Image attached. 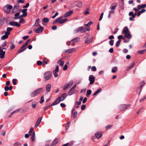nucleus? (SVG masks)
Returning <instances> with one entry per match:
<instances>
[{
	"label": "nucleus",
	"instance_id": "61",
	"mask_svg": "<svg viewBox=\"0 0 146 146\" xmlns=\"http://www.w3.org/2000/svg\"><path fill=\"white\" fill-rule=\"evenodd\" d=\"M52 106H51L50 105L48 106H47L46 107L44 108V111H46V110L48 109L50 107Z\"/></svg>",
	"mask_w": 146,
	"mask_h": 146
},
{
	"label": "nucleus",
	"instance_id": "3",
	"mask_svg": "<svg viewBox=\"0 0 146 146\" xmlns=\"http://www.w3.org/2000/svg\"><path fill=\"white\" fill-rule=\"evenodd\" d=\"M30 40V39H28L27 40V41L21 47L20 50H19L18 51V53H20L21 52L25 51L26 49L27 48H25V47L29 44Z\"/></svg>",
	"mask_w": 146,
	"mask_h": 146
},
{
	"label": "nucleus",
	"instance_id": "28",
	"mask_svg": "<svg viewBox=\"0 0 146 146\" xmlns=\"http://www.w3.org/2000/svg\"><path fill=\"white\" fill-rule=\"evenodd\" d=\"M82 29V27H80L78 29H75L74 31L75 33H76L79 31H81V30Z\"/></svg>",
	"mask_w": 146,
	"mask_h": 146
},
{
	"label": "nucleus",
	"instance_id": "35",
	"mask_svg": "<svg viewBox=\"0 0 146 146\" xmlns=\"http://www.w3.org/2000/svg\"><path fill=\"white\" fill-rule=\"evenodd\" d=\"M42 119V117H40L37 120V127H38V125L40 123Z\"/></svg>",
	"mask_w": 146,
	"mask_h": 146
},
{
	"label": "nucleus",
	"instance_id": "64",
	"mask_svg": "<svg viewBox=\"0 0 146 146\" xmlns=\"http://www.w3.org/2000/svg\"><path fill=\"white\" fill-rule=\"evenodd\" d=\"M57 27L55 26V25H54V26H53L52 27V29H53V30H55L56 29H57Z\"/></svg>",
	"mask_w": 146,
	"mask_h": 146
},
{
	"label": "nucleus",
	"instance_id": "5",
	"mask_svg": "<svg viewBox=\"0 0 146 146\" xmlns=\"http://www.w3.org/2000/svg\"><path fill=\"white\" fill-rule=\"evenodd\" d=\"M131 105L130 104L126 105L125 104H123L120 105L119 106V110L121 111H123L127 109Z\"/></svg>",
	"mask_w": 146,
	"mask_h": 146
},
{
	"label": "nucleus",
	"instance_id": "1",
	"mask_svg": "<svg viewBox=\"0 0 146 146\" xmlns=\"http://www.w3.org/2000/svg\"><path fill=\"white\" fill-rule=\"evenodd\" d=\"M63 17L61 16L57 18L53 22V24H55L57 22H59V23L62 24L67 21V19H62Z\"/></svg>",
	"mask_w": 146,
	"mask_h": 146
},
{
	"label": "nucleus",
	"instance_id": "23",
	"mask_svg": "<svg viewBox=\"0 0 146 146\" xmlns=\"http://www.w3.org/2000/svg\"><path fill=\"white\" fill-rule=\"evenodd\" d=\"M73 84V82L72 81H70L66 85L68 88H70Z\"/></svg>",
	"mask_w": 146,
	"mask_h": 146
},
{
	"label": "nucleus",
	"instance_id": "51",
	"mask_svg": "<svg viewBox=\"0 0 146 146\" xmlns=\"http://www.w3.org/2000/svg\"><path fill=\"white\" fill-rule=\"evenodd\" d=\"M86 106L85 105H82L81 107V109L82 110H84L86 108Z\"/></svg>",
	"mask_w": 146,
	"mask_h": 146
},
{
	"label": "nucleus",
	"instance_id": "38",
	"mask_svg": "<svg viewBox=\"0 0 146 146\" xmlns=\"http://www.w3.org/2000/svg\"><path fill=\"white\" fill-rule=\"evenodd\" d=\"M129 15L130 16H132L133 18H135V16L134 15L133 12L132 11L130 12L129 13Z\"/></svg>",
	"mask_w": 146,
	"mask_h": 146
},
{
	"label": "nucleus",
	"instance_id": "22",
	"mask_svg": "<svg viewBox=\"0 0 146 146\" xmlns=\"http://www.w3.org/2000/svg\"><path fill=\"white\" fill-rule=\"evenodd\" d=\"M31 140L33 141H35V131H34L32 134H31Z\"/></svg>",
	"mask_w": 146,
	"mask_h": 146
},
{
	"label": "nucleus",
	"instance_id": "56",
	"mask_svg": "<svg viewBox=\"0 0 146 146\" xmlns=\"http://www.w3.org/2000/svg\"><path fill=\"white\" fill-rule=\"evenodd\" d=\"M14 146H21V144L20 143L17 142L15 144Z\"/></svg>",
	"mask_w": 146,
	"mask_h": 146
},
{
	"label": "nucleus",
	"instance_id": "46",
	"mask_svg": "<svg viewBox=\"0 0 146 146\" xmlns=\"http://www.w3.org/2000/svg\"><path fill=\"white\" fill-rule=\"evenodd\" d=\"M121 41V40H118L116 44V46L117 47H118L119 46Z\"/></svg>",
	"mask_w": 146,
	"mask_h": 146
},
{
	"label": "nucleus",
	"instance_id": "17",
	"mask_svg": "<svg viewBox=\"0 0 146 146\" xmlns=\"http://www.w3.org/2000/svg\"><path fill=\"white\" fill-rule=\"evenodd\" d=\"M102 134L99 132H97L95 134V136L97 139H100L102 136Z\"/></svg>",
	"mask_w": 146,
	"mask_h": 146
},
{
	"label": "nucleus",
	"instance_id": "12",
	"mask_svg": "<svg viewBox=\"0 0 146 146\" xmlns=\"http://www.w3.org/2000/svg\"><path fill=\"white\" fill-rule=\"evenodd\" d=\"M76 50V49L75 48H73L71 49H69L66 50L65 52V53L67 54L71 53L72 52Z\"/></svg>",
	"mask_w": 146,
	"mask_h": 146
},
{
	"label": "nucleus",
	"instance_id": "15",
	"mask_svg": "<svg viewBox=\"0 0 146 146\" xmlns=\"http://www.w3.org/2000/svg\"><path fill=\"white\" fill-rule=\"evenodd\" d=\"M58 143V139L56 138L53 141L51 145V146H56Z\"/></svg>",
	"mask_w": 146,
	"mask_h": 146
},
{
	"label": "nucleus",
	"instance_id": "20",
	"mask_svg": "<svg viewBox=\"0 0 146 146\" xmlns=\"http://www.w3.org/2000/svg\"><path fill=\"white\" fill-rule=\"evenodd\" d=\"M73 13V11H70L66 13L64 16L65 17H67L70 16Z\"/></svg>",
	"mask_w": 146,
	"mask_h": 146
},
{
	"label": "nucleus",
	"instance_id": "34",
	"mask_svg": "<svg viewBox=\"0 0 146 146\" xmlns=\"http://www.w3.org/2000/svg\"><path fill=\"white\" fill-rule=\"evenodd\" d=\"M92 93V90H88L87 91V93L86 94V96L88 97Z\"/></svg>",
	"mask_w": 146,
	"mask_h": 146
},
{
	"label": "nucleus",
	"instance_id": "54",
	"mask_svg": "<svg viewBox=\"0 0 146 146\" xmlns=\"http://www.w3.org/2000/svg\"><path fill=\"white\" fill-rule=\"evenodd\" d=\"M92 70L93 71H95L96 70V68L95 66H92L91 68Z\"/></svg>",
	"mask_w": 146,
	"mask_h": 146
},
{
	"label": "nucleus",
	"instance_id": "43",
	"mask_svg": "<svg viewBox=\"0 0 146 146\" xmlns=\"http://www.w3.org/2000/svg\"><path fill=\"white\" fill-rule=\"evenodd\" d=\"M33 128H31L29 130V135H31L32 134V132H33Z\"/></svg>",
	"mask_w": 146,
	"mask_h": 146
},
{
	"label": "nucleus",
	"instance_id": "32",
	"mask_svg": "<svg viewBox=\"0 0 146 146\" xmlns=\"http://www.w3.org/2000/svg\"><path fill=\"white\" fill-rule=\"evenodd\" d=\"M69 64V63L68 62H67L66 64L64 65L63 69L64 70H66L67 69L68 66Z\"/></svg>",
	"mask_w": 146,
	"mask_h": 146
},
{
	"label": "nucleus",
	"instance_id": "63",
	"mask_svg": "<svg viewBox=\"0 0 146 146\" xmlns=\"http://www.w3.org/2000/svg\"><path fill=\"white\" fill-rule=\"evenodd\" d=\"M109 52L111 53H113V48H110L109 50Z\"/></svg>",
	"mask_w": 146,
	"mask_h": 146
},
{
	"label": "nucleus",
	"instance_id": "60",
	"mask_svg": "<svg viewBox=\"0 0 146 146\" xmlns=\"http://www.w3.org/2000/svg\"><path fill=\"white\" fill-rule=\"evenodd\" d=\"M29 37V36H23V40H25L27 39H28Z\"/></svg>",
	"mask_w": 146,
	"mask_h": 146
},
{
	"label": "nucleus",
	"instance_id": "62",
	"mask_svg": "<svg viewBox=\"0 0 146 146\" xmlns=\"http://www.w3.org/2000/svg\"><path fill=\"white\" fill-rule=\"evenodd\" d=\"M55 101V102H56V103H57L58 104L61 101L58 98L56 99Z\"/></svg>",
	"mask_w": 146,
	"mask_h": 146
},
{
	"label": "nucleus",
	"instance_id": "48",
	"mask_svg": "<svg viewBox=\"0 0 146 146\" xmlns=\"http://www.w3.org/2000/svg\"><path fill=\"white\" fill-rule=\"evenodd\" d=\"M9 24L10 25L15 26L16 22H9Z\"/></svg>",
	"mask_w": 146,
	"mask_h": 146
},
{
	"label": "nucleus",
	"instance_id": "8",
	"mask_svg": "<svg viewBox=\"0 0 146 146\" xmlns=\"http://www.w3.org/2000/svg\"><path fill=\"white\" fill-rule=\"evenodd\" d=\"M59 71V66L57 65L56 66L55 70L53 71V73L54 77L56 78L58 76V75L57 74V73Z\"/></svg>",
	"mask_w": 146,
	"mask_h": 146
},
{
	"label": "nucleus",
	"instance_id": "6",
	"mask_svg": "<svg viewBox=\"0 0 146 146\" xmlns=\"http://www.w3.org/2000/svg\"><path fill=\"white\" fill-rule=\"evenodd\" d=\"M79 40V38L78 37L75 38L69 42H67V44L68 46L73 45L75 43L77 42Z\"/></svg>",
	"mask_w": 146,
	"mask_h": 146
},
{
	"label": "nucleus",
	"instance_id": "39",
	"mask_svg": "<svg viewBox=\"0 0 146 146\" xmlns=\"http://www.w3.org/2000/svg\"><path fill=\"white\" fill-rule=\"evenodd\" d=\"M117 70V67H114L113 68L112 70V72L113 73H115Z\"/></svg>",
	"mask_w": 146,
	"mask_h": 146
},
{
	"label": "nucleus",
	"instance_id": "40",
	"mask_svg": "<svg viewBox=\"0 0 146 146\" xmlns=\"http://www.w3.org/2000/svg\"><path fill=\"white\" fill-rule=\"evenodd\" d=\"M43 21L44 23H48L49 22V19L48 18H44L43 19Z\"/></svg>",
	"mask_w": 146,
	"mask_h": 146
},
{
	"label": "nucleus",
	"instance_id": "11",
	"mask_svg": "<svg viewBox=\"0 0 146 146\" xmlns=\"http://www.w3.org/2000/svg\"><path fill=\"white\" fill-rule=\"evenodd\" d=\"M67 94L66 93H64L62 94L61 96L59 98V99L61 101H62L64 100L65 98L67 97Z\"/></svg>",
	"mask_w": 146,
	"mask_h": 146
},
{
	"label": "nucleus",
	"instance_id": "50",
	"mask_svg": "<svg viewBox=\"0 0 146 146\" xmlns=\"http://www.w3.org/2000/svg\"><path fill=\"white\" fill-rule=\"evenodd\" d=\"M42 62L40 60H38L37 61V65H40L41 64L42 65Z\"/></svg>",
	"mask_w": 146,
	"mask_h": 146
},
{
	"label": "nucleus",
	"instance_id": "57",
	"mask_svg": "<svg viewBox=\"0 0 146 146\" xmlns=\"http://www.w3.org/2000/svg\"><path fill=\"white\" fill-rule=\"evenodd\" d=\"M17 80L15 79H13L12 81L13 82V84L14 85H15L16 84V82L17 81Z\"/></svg>",
	"mask_w": 146,
	"mask_h": 146
},
{
	"label": "nucleus",
	"instance_id": "21",
	"mask_svg": "<svg viewBox=\"0 0 146 146\" xmlns=\"http://www.w3.org/2000/svg\"><path fill=\"white\" fill-rule=\"evenodd\" d=\"M19 7V4H17L14 7L13 9V12L15 13L17 12L18 9Z\"/></svg>",
	"mask_w": 146,
	"mask_h": 146
},
{
	"label": "nucleus",
	"instance_id": "31",
	"mask_svg": "<svg viewBox=\"0 0 146 146\" xmlns=\"http://www.w3.org/2000/svg\"><path fill=\"white\" fill-rule=\"evenodd\" d=\"M102 90V89L101 88H99L93 94V95L94 96L100 92Z\"/></svg>",
	"mask_w": 146,
	"mask_h": 146
},
{
	"label": "nucleus",
	"instance_id": "36",
	"mask_svg": "<svg viewBox=\"0 0 146 146\" xmlns=\"http://www.w3.org/2000/svg\"><path fill=\"white\" fill-rule=\"evenodd\" d=\"M146 51V49L138 51L137 53L139 54H142Z\"/></svg>",
	"mask_w": 146,
	"mask_h": 146
},
{
	"label": "nucleus",
	"instance_id": "47",
	"mask_svg": "<svg viewBox=\"0 0 146 146\" xmlns=\"http://www.w3.org/2000/svg\"><path fill=\"white\" fill-rule=\"evenodd\" d=\"M89 8H88L86 9V10L84 12V14L85 15L88 14L89 13Z\"/></svg>",
	"mask_w": 146,
	"mask_h": 146
},
{
	"label": "nucleus",
	"instance_id": "52",
	"mask_svg": "<svg viewBox=\"0 0 146 146\" xmlns=\"http://www.w3.org/2000/svg\"><path fill=\"white\" fill-rule=\"evenodd\" d=\"M42 89V88H39L37 89V94L41 92Z\"/></svg>",
	"mask_w": 146,
	"mask_h": 146
},
{
	"label": "nucleus",
	"instance_id": "59",
	"mask_svg": "<svg viewBox=\"0 0 146 146\" xmlns=\"http://www.w3.org/2000/svg\"><path fill=\"white\" fill-rule=\"evenodd\" d=\"M70 122H68L67 123L66 125V129L67 130L68 129V127H69V125L70 123Z\"/></svg>",
	"mask_w": 146,
	"mask_h": 146
},
{
	"label": "nucleus",
	"instance_id": "45",
	"mask_svg": "<svg viewBox=\"0 0 146 146\" xmlns=\"http://www.w3.org/2000/svg\"><path fill=\"white\" fill-rule=\"evenodd\" d=\"M15 47V45L13 44H11L10 46V48L11 50H12Z\"/></svg>",
	"mask_w": 146,
	"mask_h": 146
},
{
	"label": "nucleus",
	"instance_id": "9",
	"mask_svg": "<svg viewBox=\"0 0 146 146\" xmlns=\"http://www.w3.org/2000/svg\"><path fill=\"white\" fill-rule=\"evenodd\" d=\"M39 26V27L37 28V33H41L44 29V27L40 25L39 24H38L37 23V27Z\"/></svg>",
	"mask_w": 146,
	"mask_h": 146
},
{
	"label": "nucleus",
	"instance_id": "55",
	"mask_svg": "<svg viewBox=\"0 0 146 146\" xmlns=\"http://www.w3.org/2000/svg\"><path fill=\"white\" fill-rule=\"evenodd\" d=\"M103 15H104V13H102L101 14L100 16L99 19V21H100L102 20L103 17Z\"/></svg>",
	"mask_w": 146,
	"mask_h": 146
},
{
	"label": "nucleus",
	"instance_id": "13",
	"mask_svg": "<svg viewBox=\"0 0 146 146\" xmlns=\"http://www.w3.org/2000/svg\"><path fill=\"white\" fill-rule=\"evenodd\" d=\"M90 31V27H88L86 28V27H82V29L81 30V33H83L86 32V31Z\"/></svg>",
	"mask_w": 146,
	"mask_h": 146
},
{
	"label": "nucleus",
	"instance_id": "14",
	"mask_svg": "<svg viewBox=\"0 0 146 146\" xmlns=\"http://www.w3.org/2000/svg\"><path fill=\"white\" fill-rule=\"evenodd\" d=\"M5 53V51H3V50H0V55L1 56L0 58H1L2 59L4 58Z\"/></svg>",
	"mask_w": 146,
	"mask_h": 146
},
{
	"label": "nucleus",
	"instance_id": "42",
	"mask_svg": "<svg viewBox=\"0 0 146 146\" xmlns=\"http://www.w3.org/2000/svg\"><path fill=\"white\" fill-rule=\"evenodd\" d=\"M44 97L43 96H42L40 100L39 101V102L40 104H42L44 102Z\"/></svg>",
	"mask_w": 146,
	"mask_h": 146
},
{
	"label": "nucleus",
	"instance_id": "10",
	"mask_svg": "<svg viewBox=\"0 0 146 146\" xmlns=\"http://www.w3.org/2000/svg\"><path fill=\"white\" fill-rule=\"evenodd\" d=\"M51 85L50 84H48L46 87V93H48L50 91L51 88Z\"/></svg>",
	"mask_w": 146,
	"mask_h": 146
},
{
	"label": "nucleus",
	"instance_id": "49",
	"mask_svg": "<svg viewBox=\"0 0 146 146\" xmlns=\"http://www.w3.org/2000/svg\"><path fill=\"white\" fill-rule=\"evenodd\" d=\"M146 99V95L144 96L141 99L139 100V102H141L144 100Z\"/></svg>",
	"mask_w": 146,
	"mask_h": 146
},
{
	"label": "nucleus",
	"instance_id": "30",
	"mask_svg": "<svg viewBox=\"0 0 146 146\" xmlns=\"http://www.w3.org/2000/svg\"><path fill=\"white\" fill-rule=\"evenodd\" d=\"M57 63L60 66H62L64 65V61L61 60V59H60L58 61Z\"/></svg>",
	"mask_w": 146,
	"mask_h": 146
},
{
	"label": "nucleus",
	"instance_id": "26",
	"mask_svg": "<svg viewBox=\"0 0 146 146\" xmlns=\"http://www.w3.org/2000/svg\"><path fill=\"white\" fill-rule=\"evenodd\" d=\"M27 11V9H23L22 11V13H23V16L24 17H25L27 15V13L26 12Z\"/></svg>",
	"mask_w": 146,
	"mask_h": 146
},
{
	"label": "nucleus",
	"instance_id": "29",
	"mask_svg": "<svg viewBox=\"0 0 146 146\" xmlns=\"http://www.w3.org/2000/svg\"><path fill=\"white\" fill-rule=\"evenodd\" d=\"M74 93V90L71 88L70 91L68 92V94L69 95H71Z\"/></svg>",
	"mask_w": 146,
	"mask_h": 146
},
{
	"label": "nucleus",
	"instance_id": "58",
	"mask_svg": "<svg viewBox=\"0 0 146 146\" xmlns=\"http://www.w3.org/2000/svg\"><path fill=\"white\" fill-rule=\"evenodd\" d=\"M113 126L112 125H108L106 127V129H110Z\"/></svg>",
	"mask_w": 146,
	"mask_h": 146
},
{
	"label": "nucleus",
	"instance_id": "25",
	"mask_svg": "<svg viewBox=\"0 0 146 146\" xmlns=\"http://www.w3.org/2000/svg\"><path fill=\"white\" fill-rule=\"evenodd\" d=\"M129 32V31L128 28L126 27H125L124 29L122 31V33H123L125 34Z\"/></svg>",
	"mask_w": 146,
	"mask_h": 146
},
{
	"label": "nucleus",
	"instance_id": "7",
	"mask_svg": "<svg viewBox=\"0 0 146 146\" xmlns=\"http://www.w3.org/2000/svg\"><path fill=\"white\" fill-rule=\"evenodd\" d=\"M95 77L93 75H90L89 76V80L90 81V83L89 84V86L90 84L92 85L94 84L95 81Z\"/></svg>",
	"mask_w": 146,
	"mask_h": 146
},
{
	"label": "nucleus",
	"instance_id": "2",
	"mask_svg": "<svg viewBox=\"0 0 146 146\" xmlns=\"http://www.w3.org/2000/svg\"><path fill=\"white\" fill-rule=\"evenodd\" d=\"M52 76V73L51 71H47L44 74V78L46 80L50 79L51 78Z\"/></svg>",
	"mask_w": 146,
	"mask_h": 146
},
{
	"label": "nucleus",
	"instance_id": "16",
	"mask_svg": "<svg viewBox=\"0 0 146 146\" xmlns=\"http://www.w3.org/2000/svg\"><path fill=\"white\" fill-rule=\"evenodd\" d=\"M49 61V60L47 59L46 58H44L42 61V65H44L45 64H47L48 62Z\"/></svg>",
	"mask_w": 146,
	"mask_h": 146
},
{
	"label": "nucleus",
	"instance_id": "19",
	"mask_svg": "<svg viewBox=\"0 0 146 146\" xmlns=\"http://www.w3.org/2000/svg\"><path fill=\"white\" fill-rule=\"evenodd\" d=\"M9 35L7 34V33L5 32V35L2 36L1 37V39L2 40H4L6 38H8V35Z\"/></svg>",
	"mask_w": 146,
	"mask_h": 146
},
{
	"label": "nucleus",
	"instance_id": "24",
	"mask_svg": "<svg viewBox=\"0 0 146 146\" xmlns=\"http://www.w3.org/2000/svg\"><path fill=\"white\" fill-rule=\"evenodd\" d=\"M125 36L128 39H130L131 37V35L130 34L129 32L125 34Z\"/></svg>",
	"mask_w": 146,
	"mask_h": 146
},
{
	"label": "nucleus",
	"instance_id": "33",
	"mask_svg": "<svg viewBox=\"0 0 146 146\" xmlns=\"http://www.w3.org/2000/svg\"><path fill=\"white\" fill-rule=\"evenodd\" d=\"M13 29L11 27H8L7 29V31L6 32V33H7L9 35L10 34V32Z\"/></svg>",
	"mask_w": 146,
	"mask_h": 146
},
{
	"label": "nucleus",
	"instance_id": "27",
	"mask_svg": "<svg viewBox=\"0 0 146 146\" xmlns=\"http://www.w3.org/2000/svg\"><path fill=\"white\" fill-rule=\"evenodd\" d=\"M135 65V63L133 62L132 64L129 66L126 69L127 71H129Z\"/></svg>",
	"mask_w": 146,
	"mask_h": 146
},
{
	"label": "nucleus",
	"instance_id": "37",
	"mask_svg": "<svg viewBox=\"0 0 146 146\" xmlns=\"http://www.w3.org/2000/svg\"><path fill=\"white\" fill-rule=\"evenodd\" d=\"M92 23L93 22L91 21H90L88 24H84V25L88 27H89L92 24Z\"/></svg>",
	"mask_w": 146,
	"mask_h": 146
},
{
	"label": "nucleus",
	"instance_id": "4",
	"mask_svg": "<svg viewBox=\"0 0 146 146\" xmlns=\"http://www.w3.org/2000/svg\"><path fill=\"white\" fill-rule=\"evenodd\" d=\"M13 7L12 5H7L3 7V9L7 13H9L12 8Z\"/></svg>",
	"mask_w": 146,
	"mask_h": 146
},
{
	"label": "nucleus",
	"instance_id": "44",
	"mask_svg": "<svg viewBox=\"0 0 146 146\" xmlns=\"http://www.w3.org/2000/svg\"><path fill=\"white\" fill-rule=\"evenodd\" d=\"M141 89L140 88H138L137 90V93L138 95H139L141 92Z\"/></svg>",
	"mask_w": 146,
	"mask_h": 146
},
{
	"label": "nucleus",
	"instance_id": "41",
	"mask_svg": "<svg viewBox=\"0 0 146 146\" xmlns=\"http://www.w3.org/2000/svg\"><path fill=\"white\" fill-rule=\"evenodd\" d=\"M82 5V2H79L78 3L77 6L78 7H81Z\"/></svg>",
	"mask_w": 146,
	"mask_h": 146
},
{
	"label": "nucleus",
	"instance_id": "53",
	"mask_svg": "<svg viewBox=\"0 0 146 146\" xmlns=\"http://www.w3.org/2000/svg\"><path fill=\"white\" fill-rule=\"evenodd\" d=\"M113 43L114 40H111L109 42V44L111 46L113 45Z\"/></svg>",
	"mask_w": 146,
	"mask_h": 146
},
{
	"label": "nucleus",
	"instance_id": "18",
	"mask_svg": "<svg viewBox=\"0 0 146 146\" xmlns=\"http://www.w3.org/2000/svg\"><path fill=\"white\" fill-rule=\"evenodd\" d=\"M86 39L85 40V43L86 44H88L90 43L91 42L92 40L93 39L92 37H91L90 39H88V36H86Z\"/></svg>",
	"mask_w": 146,
	"mask_h": 146
}]
</instances>
